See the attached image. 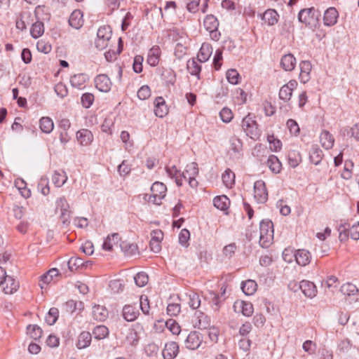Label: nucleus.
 Segmentation results:
<instances>
[{
	"label": "nucleus",
	"mask_w": 359,
	"mask_h": 359,
	"mask_svg": "<svg viewBox=\"0 0 359 359\" xmlns=\"http://www.w3.org/2000/svg\"><path fill=\"white\" fill-rule=\"evenodd\" d=\"M259 245L268 248L273 238V224L271 220H262L259 224Z\"/></svg>",
	"instance_id": "1"
},
{
	"label": "nucleus",
	"mask_w": 359,
	"mask_h": 359,
	"mask_svg": "<svg viewBox=\"0 0 359 359\" xmlns=\"http://www.w3.org/2000/svg\"><path fill=\"white\" fill-rule=\"evenodd\" d=\"M320 15V12L313 7L304 8L299 12L298 20L306 26L313 27L316 26Z\"/></svg>",
	"instance_id": "2"
},
{
	"label": "nucleus",
	"mask_w": 359,
	"mask_h": 359,
	"mask_svg": "<svg viewBox=\"0 0 359 359\" xmlns=\"http://www.w3.org/2000/svg\"><path fill=\"white\" fill-rule=\"evenodd\" d=\"M203 25L205 29L210 32L212 39H219V36H220V34L217 32L219 22L216 17L213 15H207L204 19Z\"/></svg>",
	"instance_id": "3"
},
{
	"label": "nucleus",
	"mask_w": 359,
	"mask_h": 359,
	"mask_svg": "<svg viewBox=\"0 0 359 359\" xmlns=\"http://www.w3.org/2000/svg\"><path fill=\"white\" fill-rule=\"evenodd\" d=\"M254 196L259 203H264L268 199V192L265 182L257 180L254 184Z\"/></svg>",
	"instance_id": "4"
},
{
	"label": "nucleus",
	"mask_w": 359,
	"mask_h": 359,
	"mask_svg": "<svg viewBox=\"0 0 359 359\" xmlns=\"http://www.w3.org/2000/svg\"><path fill=\"white\" fill-rule=\"evenodd\" d=\"M192 323L195 327L205 330L210 327V319L205 313L197 311L193 317Z\"/></svg>",
	"instance_id": "5"
},
{
	"label": "nucleus",
	"mask_w": 359,
	"mask_h": 359,
	"mask_svg": "<svg viewBox=\"0 0 359 359\" xmlns=\"http://www.w3.org/2000/svg\"><path fill=\"white\" fill-rule=\"evenodd\" d=\"M96 88L104 93H107L111 90V82L110 79L106 74L97 75L95 79Z\"/></svg>",
	"instance_id": "6"
},
{
	"label": "nucleus",
	"mask_w": 359,
	"mask_h": 359,
	"mask_svg": "<svg viewBox=\"0 0 359 359\" xmlns=\"http://www.w3.org/2000/svg\"><path fill=\"white\" fill-rule=\"evenodd\" d=\"M202 342V339L198 332L194 331L191 332L187 337L184 344L186 348L190 350L197 349Z\"/></svg>",
	"instance_id": "7"
},
{
	"label": "nucleus",
	"mask_w": 359,
	"mask_h": 359,
	"mask_svg": "<svg viewBox=\"0 0 359 359\" xmlns=\"http://www.w3.org/2000/svg\"><path fill=\"white\" fill-rule=\"evenodd\" d=\"M179 353V346L175 341H170L165 344L162 351L164 359H174Z\"/></svg>",
	"instance_id": "8"
},
{
	"label": "nucleus",
	"mask_w": 359,
	"mask_h": 359,
	"mask_svg": "<svg viewBox=\"0 0 359 359\" xmlns=\"http://www.w3.org/2000/svg\"><path fill=\"white\" fill-rule=\"evenodd\" d=\"M235 311L241 312L245 316H250L253 313V305L249 302L237 301L233 304Z\"/></svg>",
	"instance_id": "9"
},
{
	"label": "nucleus",
	"mask_w": 359,
	"mask_h": 359,
	"mask_svg": "<svg viewBox=\"0 0 359 359\" xmlns=\"http://www.w3.org/2000/svg\"><path fill=\"white\" fill-rule=\"evenodd\" d=\"M139 313L138 308L135 305H125L123 308V317L128 322H133L136 320Z\"/></svg>",
	"instance_id": "10"
},
{
	"label": "nucleus",
	"mask_w": 359,
	"mask_h": 359,
	"mask_svg": "<svg viewBox=\"0 0 359 359\" xmlns=\"http://www.w3.org/2000/svg\"><path fill=\"white\" fill-rule=\"evenodd\" d=\"M339 13L337 9L334 7L327 8L324 13L323 22L325 26H333L337 22Z\"/></svg>",
	"instance_id": "11"
},
{
	"label": "nucleus",
	"mask_w": 359,
	"mask_h": 359,
	"mask_svg": "<svg viewBox=\"0 0 359 359\" xmlns=\"http://www.w3.org/2000/svg\"><path fill=\"white\" fill-rule=\"evenodd\" d=\"M300 74L299 79L303 83H306L310 79V73L311 71V64L308 60H303L299 63Z\"/></svg>",
	"instance_id": "12"
},
{
	"label": "nucleus",
	"mask_w": 359,
	"mask_h": 359,
	"mask_svg": "<svg viewBox=\"0 0 359 359\" xmlns=\"http://www.w3.org/2000/svg\"><path fill=\"white\" fill-rule=\"evenodd\" d=\"M168 112L165 100L162 97H157L154 100V114L156 116L163 118Z\"/></svg>",
	"instance_id": "13"
},
{
	"label": "nucleus",
	"mask_w": 359,
	"mask_h": 359,
	"mask_svg": "<svg viewBox=\"0 0 359 359\" xmlns=\"http://www.w3.org/2000/svg\"><path fill=\"white\" fill-rule=\"evenodd\" d=\"M294 257L295 258L297 263L299 266H302L309 264L311 262V258L310 252L305 249H300L297 250L295 254L294 255Z\"/></svg>",
	"instance_id": "14"
},
{
	"label": "nucleus",
	"mask_w": 359,
	"mask_h": 359,
	"mask_svg": "<svg viewBox=\"0 0 359 359\" xmlns=\"http://www.w3.org/2000/svg\"><path fill=\"white\" fill-rule=\"evenodd\" d=\"M341 292L346 296L352 297V300H358L359 296V290L357 287L350 283H346L341 285L340 288Z\"/></svg>",
	"instance_id": "15"
},
{
	"label": "nucleus",
	"mask_w": 359,
	"mask_h": 359,
	"mask_svg": "<svg viewBox=\"0 0 359 359\" xmlns=\"http://www.w3.org/2000/svg\"><path fill=\"white\" fill-rule=\"evenodd\" d=\"M76 139L82 146L89 145L93 140V135L88 129H81L76 133Z\"/></svg>",
	"instance_id": "16"
},
{
	"label": "nucleus",
	"mask_w": 359,
	"mask_h": 359,
	"mask_svg": "<svg viewBox=\"0 0 359 359\" xmlns=\"http://www.w3.org/2000/svg\"><path fill=\"white\" fill-rule=\"evenodd\" d=\"M296 58L291 53L284 55L280 60V66L285 70L290 72L293 70L296 65Z\"/></svg>",
	"instance_id": "17"
},
{
	"label": "nucleus",
	"mask_w": 359,
	"mask_h": 359,
	"mask_svg": "<svg viewBox=\"0 0 359 359\" xmlns=\"http://www.w3.org/2000/svg\"><path fill=\"white\" fill-rule=\"evenodd\" d=\"M4 284L6 285L3 288V291L6 294H12L15 293L19 288V282L12 276H7Z\"/></svg>",
	"instance_id": "18"
},
{
	"label": "nucleus",
	"mask_w": 359,
	"mask_h": 359,
	"mask_svg": "<svg viewBox=\"0 0 359 359\" xmlns=\"http://www.w3.org/2000/svg\"><path fill=\"white\" fill-rule=\"evenodd\" d=\"M300 287L301 291L306 297L312 298L316 295L317 290L313 283L304 280L301 281Z\"/></svg>",
	"instance_id": "19"
},
{
	"label": "nucleus",
	"mask_w": 359,
	"mask_h": 359,
	"mask_svg": "<svg viewBox=\"0 0 359 359\" xmlns=\"http://www.w3.org/2000/svg\"><path fill=\"white\" fill-rule=\"evenodd\" d=\"M323 157V151L316 144L312 145L310 152L309 158L311 163L318 165L321 162Z\"/></svg>",
	"instance_id": "20"
},
{
	"label": "nucleus",
	"mask_w": 359,
	"mask_h": 359,
	"mask_svg": "<svg viewBox=\"0 0 359 359\" xmlns=\"http://www.w3.org/2000/svg\"><path fill=\"white\" fill-rule=\"evenodd\" d=\"M187 68L188 72L193 76H196L198 79H200L201 66L199 61L196 58L190 59L187 61Z\"/></svg>",
	"instance_id": "21"
},
{
	"label": "nucleus",
	"mask_w": 359,
	"mask_h": 359,
	"mask_svg": "<svg viewBox=\"0 0 359 359\" xmlns=\"http://www.w3.org/2000/svg\"><path fill=\"white\" fill-rule=\"evenodd\" d=\"M214 206L222 211L226 210L230 205V200L225 195L217 196L213 199Z\"/></svg>",
	"instance_id": "22"
},
{
	"label": "nucleus",
	"mask_w": 359,
	"mask_h": 359,
	"mask_svg": "<svg viewBox=\"0 0 359 359\" xmlns=\"http://www.w3.org/2000/svg\"><path fill=\"white\" fill-rule=\"evenodd\" d=\"M151 191L156 196H157L158 201H161L165 196L167 188L163 183L156 182L152 184Z\"/></svg>",
	"instance_id": "23"
},
{
	"label": "nucleus",
	"mask_w": 359,
	"mask_h": 359,
	"mask_svg": "<svg viewBox=\"0 0 359 359\" xmlns=\"http://www.w3.org/2000/svg\"><path fill=\"white\" fill-rule=\"evenodd\" d=\"M93 316L96 320L104 321L108 317V311L103 306L95 305L93 308Z\"/></svg>",
	"instance_id": "24"
},
{
	"label": "nucleus",
	"mask_w": 359,
	"mask_h": 359,
	"mask_svg": "<svg viewBox=\"0 0 359 359\" xmlns=\"http://www.w3.org/2000/svg\"><path fill=\"white\" fill-rule=\"evenodd\" d=\"M82 14L79 11H74L72 13L69 19V25L76 29H79L83 25V18Z\"/></svg>",
	"instance_id": "25"
},
{
	"label": "nucleus",
	"mask_w": 359,
	"mask_h": 359,
	"mask_svg": "<svg viewBox=\"0 0 359 359\" xmlns=\"http://www.w3.org/2000/svg\"><path fill=\"white\" fill-rule=\"evenodd\" d=\"M320 143L325 149H331L334 145V139L331 133L324 130L320 135Z\"/></svg>",
	"instance_id": "26"
},
{
	"label": "nucleus",
	"mask_w": 359,
	"mask_h": 359,
	"mask_svg": "<svg viewBox=\"0 0 359 359\" xmlns=\"http://www.w3.org/2000/svg\"><path fill=\"white\" fill-rule=\"evenodd\" d=\"M212 54V47L208 43H203L198 53L197 60L199 62H206Z\"/></svg>",
	"instance_id": "27"
},
{
	"label": "nucleus",
	"mask_w": 359,
	"mask_h": 359,
	"mask_svg": "<svg viewBox=\"0 0 359 359\" xmlns=\"http://www.w3.org/2000/svg\"><path fill=\"white\" fill-rule=\"evenodd\" d=\"M67 180V175L64 170H55L52 177L53 184L57 187H61Z\"/></svg>",
	"instance_id": "28"
},
{
	"label": "nucleus",
	"mask_w": 359,
	"mask_h": 359,
	"mask_svg": "<svg viewBox=\"0 0 359 359\" xmlns=\"http://www.w3.org/2000/svg\"><path fill=\"white\" fill-rule=\"evenodd\" d=\"M287 160L290 167L296 168L302 162L300 152L297 150H290L287 154Z\"/></svg>",
	"instance_id": "29"
},
{
	"label": "nucleus",
	"mask_w": 359,
	"mask_h": 359,
	"mask_svg": "<svg viewBox=\"0 0 359 359\" xmlns=\"http://www.w3.org/2000/svg\"><path fill=\"white\" fill-rule=\"evenodd\" d=\"M278 14L273 9H268L264 12L262 19L269 25H273L278 22Z\"/></svg>",
	"instance_id": "30"
},
{
	"label": "nucleus",
	"mask_w": 359,
	"mask_h": 359,
	"mask_svg": "<svg viewBox=\"0 0 359 359\" xmlns=\"http://www.w3.org/2000/svg\"><path fill=\"white\" fill-rule=\"evenodd\" d=\"M92 339V335L88 332H81L78 338V341L76 344V346L78 348L81 349L86 348L90 344Z\"/></svg>",
	"instance_id": "31"
},
{
	"label": "nucleus",
	"mask_w": 359,
	"mask_h": 359,
	"mask_svg": "<svg viewBox=\"0 0 359 359\" xmlns=\"http://www.w3.org/2000/svg\"><path fill=\"white\" fill-rule=\"evenodd\" d=\"M160 48L158 46L151 48L148 54L147 62L152 67H155L159 62Z\"/></svg>",
	"instance_id": "32"
},
{
	"label": "nucleus",
	"mask_w": 359,
	"mask_h": 359,
	"mask_svg": "<svg viewBox=\"0 0 359 359\" xmlns=\"http://www.w3.org/2000/svg\"><path fill=\"white\" fill-rule=\"evenodd\" d=\"M39 127L42 132L48 134L53 131L54 123L50 118L44 116L39 121Z\"/></svg>",
	"instance_id": "33"
},
{
	"label": "nucleus",
	"mask_w": 359,
	"mask_h": 359,
	"mask_svg": "<svg viewBox=\"0 0 359 359\" xmlns=\"http://www.w3.org/2000/svg\"><path fill=\"white\" fill-rule=\"evenodd\" d=\"M88 76L85 74H74L70 79L71 85L77 88H81L86 83Z\"/></svg>",
	"instance_id": "34"
},
{
	"label": "nucleus",
	"mask_w": 359,
	"mask_h": 359,
	"mask_svg": "<svg viewBox=\"0 0 359 359\" xmlns=\"http://www.w3.org/2000/svg\"><path fill=\"white\" fill-rule=\"evenodd\" d=\"M257 283L255 280H248L245 282H242L241 283V289L242 291L246 295H252L257 290Z\"/></svg>",
	"instance_id": "35"
},
{
	"label": "nucleus",
	"mask_w": 359,
	"mask_h": 359,
	"mask_svg": "<svg viewBox=\"0 0 359 359\" xmlns=\"http://www.w3.org/2000/svg\"><path fill=\"white\" fill-rule=\"evenodd\" d=\"M119 239V234L118 233H114L111 235L108 236L104 241L102 248L107 251L111 250L113 244L117 243Z\"/></svg>",
	"instance_id": "36"
},
{
	"label": "nucleus",
	"mask_w": 359,
	"mask_h": 359,
	"mask_svg": "<svg viewBox=\"0 0 359 359\" xmlns=\"http://www.w3.org/2000/svg\"><path fill=\"white\" fill-rule=\"evenodd\" d=\"M120 247L126 256H132L137 251V245L127 241H122L120 244Z\"/></svg>",
	"instance_id": "37"
},
{
	"label": "nucleus",
	"mask_w": 359,
	"mask_h": 359,
	"mask_svg": "<svg viewBox=\"0 0 359 359\" xmlns=\"http://www.w3.org/2000/svg\"><path fill=\"white\" fill-rule=\"evenodd\" d=\"M267 165L273 172L278 173L281 170V163L274 155L269 156L267 160Z\"/></svg>",
	"instance_id": "38"
},
{
	"label": "nucleus",
	"mask_w": 359,
	"mask_h": 359,
	"mask_svg": "<svg viewBox=\"0 0 359 359\" xmlns=\"http://www.w3.org/2000/svg\"><path fill=\"white\" fill-rule=\"evenodd\" d=\"M27 330L30 337L34 340L39 339L43 334L42 329L37 325H29Z\"/></svg>",
	"instance_id": "39"
},
{
	"label": "nucleus",
	"mask_w": 359,
	"mask_h": 359,
	"mask_svg": "<svg viewBox=\"0 0 359 359\" xmlns=\"http://www.w3.org/2000/svg\"><path fill=\"white\" fill-rule=\"evenodd\" d=\"M44 32V25L42 22L37 21L31 27L30 34L34 39L41 36Z\"/></svg>",
	"instance_id": "40"
},
{
	"label": "nucleus",
	"mask_w": 359,
	"mask_h": 359,
	"mask_svg": "<svg viewBox=\"0 0 359 359\" xmlns=\"http://www.w3.org/2000/svg\"><path fill=\"white\" fill-rule=\"evenodd\" d=\"M109 334V330L104 325L96 326L93 331V336L96 339H102Z\"/></svg>",
	"instance_id": "41"
},
{
	"label": "nucleus",
	"mask_w": 359,
	"mask_h": 359,
	"mask_svg": "<svg viewBox=\"0 0 359 359\" xmlns=\"http://www.w3.org/2000/svg\"><path fill=\"white\" fill-rule=\"evenodd\" d=\"M198 174V164L195 162H192L188 164L186 167L185 171L182 172L184 179H187V177L197 176Z\"/></svg>",
	"instance_id": "42"
},
{
	"label": "nucleus",
	"mask_w": 359,
	"mask_h": 359,
	"mask_svg": "<svg viewBox=\"0 0 359 359\" xmlns=\"http://www.w3.org/2000/svg\"><path fill=\"white\" fill-rule=\"evenodd\" d=\"M222 179L226 187H231L234 183L235 175L230 169H226L222 174Z\"/></svg>",
	"instance_id": "43"
},
{
	"label": "nucleus",
	"mask_w": 359,
	"mask_h": 359,
	"mask_svg": "<svg viewBox=\"0 0 359 359\" xmlns=\"http://www.w3.org/2000/svg\"><path fill=\"white\" fill-rule=\"evenodd\" d=\"M134 280H135L136 285L142 287L147 285V283H148V280H149V277H148V275L145 272L141 271V272L137 273L134 276Z\"/></svg>",
	"instance_id": "44"
},
{
	"label": "nucleus",
	"mask_w": 359,
	"mask_h": 359,
	"mask_svg": "<svg viewBox=\"0 0 359 359\" xmlns=\"http://www.w3.org/2000/svg\"><path fill=\"white\" fill-rule=\"evenodd\" d=\"M189 306L193 309H198L201 305V299L199 295L194 292H191L188 294Z\"/></svg>",
	"instance_id": "45"
},
{
	"label": "nucleus",
	"mask_w": 359,
	"mask_h": 359,
	"mask_svg": "<svg viewBox=\"0 0 359 359\" xmlns=\"http://www.w3.org/2000/svg\"><path fill=\"white\" fill-rule=\"evenodd\" d=\"M59 316V311L57 308L53 307L50 309L47 316H46V323L52 325L55 324Z\"/></svg>",
	"instance_id": "46"
},
{
	"label": "nucleus",
	"mask_w": 359,
	"mask_h": 359,
	"mask_svg": "<svg viewBox=\"0 0 359 359\" xmlns=\"http://www.w3.org/2000/svg\"><path fill=\"white\" fill-rule=\"evenodd\" d=\"M227 81L233 85L239 83L240 74L235 69H230L226 74Z\"/></svg>",
	"instance_id": "47"
},
{
	"label": "nucleus",
	"mask_w": 359,
	"mask_h": 359,
	"mask_svg": "<svg viewBox=\"0 0 359 359\" xmlns=\"http://www.w3.org/2000/svg\"><path fill=\"white\" fill-rule=\"evenodd\" d=\"M36 48L39 52L47 54L51 51L52 46L48 41L41 39L36 43Z\"/></svg>",
	"instance_id": "48"
},
{
	"label": "nucleus",
	"mask_w": 359,
	"mask_h": 359,
	"mask_svg": "<svg viewBox=\"0 0 359 359\" xmlns=\"http://www.w3.org/2000/svg\"><path fill=\"white\" fill-rule=\"evenodd\" d=\"M97 37L99 39H104L109 40L111 37V31L109 27H101L98 29Z\"/></svg>",
	"instance_id": "49"
},
{
	"label": "nucleus",
	"mask_w": 359,
	"mask_h": 359,
	"mask_svg": "<svg viewBox=\"0 0 359 359\" xmlns=\"http://www.w3.org/2000/svg\"><path fill=\"white\" fill-rule=\"evenodd\" d=\"M83 259L79 257H72L68 262V268L71 271L76 270L79 267L83 266Z\"/></svg>",
	"instance_id": "50"
},
{
	"label": "nucleus",
	"mask_w": 359,
	"mask_h": 359,
	"mask_svg": "<svg viewBox=\"0 0 359 359\" xmlns=\"http://www.w3.org/2000/svg\"><path fill=\"white\" fill-rule=\"evenodd\" d=\"M231 149L236 153L240 152L242 150L243 143L241 140L236 136L230 138Z\"/></svg>",
	"instance_id": "51"
},
{
	"label": "nucleus",
	"mask_w": 359,
	"mask_h": 359,
	"mask_svg": "<svg viewBox=\"0 0 359 359\" xmlns=\"http://www.w3.org/2000/svg\"><path fill=\"white\" fill-rule=\"evenodd\" d=\"M287 127L292 135L297 136L299 133L300 129L298 123L294 119H288L286 123Z\"/></svg>",
	"instance_id": "52"
},
{
	"label": "nucleus",
	"mask_w": 359,
	"mask_h": 359,
	"mask_svg": "<svg viewBox=\"0 0 359 359\" xmlns=\"http://www.w3.org/2000/svg\"><path fill=\"white\" fill-rule=\"evenodd\" d=\"M292 95V92L288 88V86H283L279 91V98L285 102L290 100Z\"/></svg>",
	"instance_id": "53"
},
{
	"label": "nucleus",
	"mask_w": 359,
	"mask_h": 359,
	"mask_svg": "<svg viewBox=\"0 0 359 359\" xmlns=\"http://www.w3.org/2000/svg\"><path fill=\"white\" fill-rule=\"evenodd\" d=\"M137 95L138 98L141 100H144L149 98L151 95V90L150 88L145 85L142 86L137 91Z\"/></svg>",
	"instance_id": "54"
},
{
	"label": "nucleus",
	"mask_w": 359,
	"mask_h": 359,
	"mask_svg": "<svg viewBox=\"0 0 359 359\" xmlns=\"http://www.w3.org/2000/svg\"><path fill=\"white\" fill-rule=\"evenodd\" d=\"M81 104L83 107L89 108L93 103L94 95L92 93H86L81 96Z\"/></svg>",
	"instance_id": "55"
},
{
	"label": "nucleus",
	"mask_w": 359,
	"mask_h": 359,
	"mask_svg": "<svg viewBox=\"0 0 359 359\" xmlns=\"http://www.w3.org/2000/svg\"><path fill=\"white\" fill-rule=\"evenodd\" d=\"M210 296L212 299L211 302L212 304V307L215 311H217L220 307L221 303L224 299V298H221L219 294L214 292H210Z\"/></svg>",
	"instance_id": "56"
},
{
	"label": "nucleus",
	"mask_w": 359,
	"mask_h": 359,
	"mask_svg": "<svg viewBox=\"0 0 359 359\" xmlns=\"http://www.w3.org/2000/svg\"><path fill=\"white\" fill-rule=\"evenodd\" d=\"M190 238V233L187 229L181 230L179 234V242L183 246H187Z\"/></svg>",
	"instance_id": "57"
},
{
	"label": "nucleus",
	"mask_w": 359,
	"mask_h": 359,
	"mask_svg": "<svg viewBox=\"0 0 359 359\" xmlns=\"http://www.w3.org/2000/svg\"><path fill=\"white\" fill-rule=\"evenodd\" d=\"M219 116L222 121L224 123H229L233 118V114L231 109L228 108H223L219 112Z\"/></svg>",
	"instance_id": "58"
},
{
	"label": "nucleus",
	"mask_w": 359,
	"mask_h": 359,
	"mask_svg": "<svg viewBox=\"0 0 359 359\" xmlns=\"http://www.w3.org/2000/svg\"><path fill=\"white\" fill-rule=\"evenodd\" d=\"M222 50L219 48L217 49L213 58V65L216 70H219L222 66Z\"/></svg>",
	"instance_id": "59"
},
{
	"label": "nucleus",
	"mask_w": 359,
	"mask_h": 359,
	"mask_svg": "<svg viewBox=\"0 0 359 359\" xmlns=\"http://www.w3.org/2000/svg\"><path fill=\"white\" fill-rule=\"evenodd\" d=\"M181 310L180 304H169L167 306V313L170 316H177Z\"/></svg>",
	"instance_id": "60"
},
{
	"label": "nucleus",
	"mask_w": 359,
	"mask_h": 359,
	"mask_svg": "<svg viewBox=\"0 0 359 359\" xmlns=\"http://www.w3.org/2000/svg\"><path fill=\"white\" fill-rule=\"evenodd\" d=\"M56 94L63 98L67 95L68 91L66 86L62 83H58L54 88Z\"/></svg>",
	"instance_id": "61"
},
{
	"label": "nucleus",
	"mask_w": 359,
	"mask_h": 359,
	"mask_svg": "<svg viewBox=\"0 0 359 359\" xmlns=\"http://www.w3.org/2000/svg\"><path fill=\"white\" fill-rule=\"evenodd\" d=\"M158 346L154 343L148 344L144 347V351L148 356H154L157 354L158 351Z\"/></svg>",
	"instance_id": "62"
},
{
	"label": "nucleus",
	"mask_w": 359,
	"mask_h": 359,
	"mask_svg": "<svg viewBox=\"0 0 359 359\" xmlns=\"http://www.w3.org/2000/svg\"><path fill=\"white\" fill-rule=\"evenodd\" d=\"M142 62L143 57L141 55H137L134 58L133 70L136 73H141L142 72Z\"/></svg>",
	"instance_id": "63"
},
{
	"label": "nucleus",
	"mask_w": 359,
	"mask_h": 359,
	"mask_svg": "<svg viewBox=\"0 0 359 359\" xmlns=\"http://www.w3.org/2000/svg\"><path fill=\"white\" fill-rule=\"evenodd\" d=\"M165 324L173 334H179L180 333V327L175 320H167Z\"/></svg>",
	"instance_id": "64"
}]
</instances>
